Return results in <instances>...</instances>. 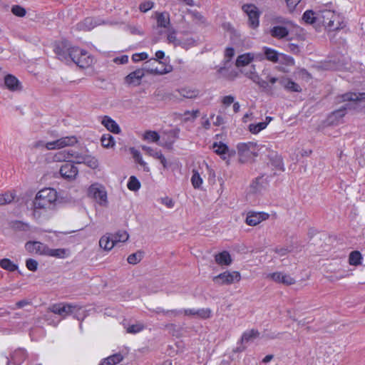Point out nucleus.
I'll list each match as a JSON object with an SVG mask.
<instances>
[{
	"mask_svg": "<svg viewBox=\"0 0 365 365\" xmlns=\"http://www.w3.org/2000/svg\"><path fill=\"white\" fill-rule=\"evenodd\" d=\"M241 275L237 271H226L212 278V281L217 285H229L240 282Z\"/></svg>",
	"mask_w": 365,
	"mask_h": 365,
	"instance_id": "nucleus-8",
	"label": "nucleus"
},
{
	"mask_svg": "<svg viewBox=\"0 0 365 365\" xmlns=\"http://www.w3.org/2000/svg\"><path fill=\"white\" fill-rule=\"evenodd\" d=\"M179 94L185 98H195L198 96L199 91L195 88L185 87L178 90Z\"/></svg>",
	"mask_w": 365,
	"mask_h": 365,
	"instance_id": "nucleus-36",
	"label": "nucleus"
},
{
	"mask_svg": "<svg viewBox=\"0 0 365 365\" xmlns=\"http://www.w3.org/2000/svg\"><path fill=\"white\" fill-rule=\"evenodd\" d=\"M264 51V58L272 63H277L279 61V58L281 56L276 50L269 47L264 46L262 48Z\"/></svg>",
	"mask_w": 365,
	"mask_h": 365,
	"instance_id": "nucleus-27",
	"label": "nucleus"
},
{
	"mask_svg": "<svg viewBox=\"0 0 365 365\" xmlns=\"http://www.w3.org/2000/svg\"><path fill=\"white\" fill-rule=\"evenodd\" d=\"M70 57L72 61L80 68L89 67L93 62V57L88 55L87 51L78 47L73 49V52L70 53Z\"/></svg>",
	"mask_w": 365,
	"mask_h": 365,
	"instance_id": "nucleus-6",
	"label": "nucleus"
},
{
	"mask_svg": "<svg viewBox=\"0 0 365 365\" xmlns=\"http://www.w3.org/2000/svg\"><path fill=\"white\" fill-rule=\"evenodd\" d=\"M318 10V25L322 24L329 31L340 29V16L332 9V4L329 3Z\"/></svg>",
	"mask_w": 365,
	"mask_h": 365,
	"instance_id": "nucleus-2",
	"label": "nucleus"
},
{
	"mask_svg": "<svg viewBox=\"0 0 365 365\" xmlns=\"http://www.w3.org/2000/svg\"><path fill=\"white\" fill-rule=\"evenodd\" d=\"M59 173L63 178L73 180L77 176L78 170L73 163H66L61 165Z\"/></svg>",
	"mask_w": 365,
	"mask_h": 365,
	"instance_id": "nucleus-17",
	"label": "nucleus"
},
{
	"mask_svg": "<svg viewBox=\"0 0 365 365\" xmlns=\"http://www.w3.org/2000/svg\"><path fill=\"white\" fill-rule=\"evenodd\" d=\"M12 13L17 16L22 17L24 16L26 14V10L18 5L14 6L11 9Z\"/></svg>",
	"mask_w": 365,
	"mask_h": 365,
	"instance_id": "nucleus-59",
	"label": "nucleus"
},
{
	"mask_svg": "<svg viewBox=\"0 0 365 365\" xmlns=\"http://www.w3.org/2000/svg\"><path fill=\"white\" fill-rule=\"evenodd\" d=\"M67 254V250L62 248L50 249L48 247L46 256L53 257L56 258H65Z\"/></svg>",
	"mask_w": 365,
	"mask_h": 365,
	"instance_id": "nucleus-41",
	"label": "nucleus"
},
{
	"mask_svg": "<svg viewBox=\"0 0 365 365\" xmlns=\"http://www.w3.org/2000/svg\"><path fill=\"white\" fill-rule=\"evenodd\" d=\"M156 59H149L144 63L143 67V73L151 74V75H164L170 73L173 71V66L170 65L163 66L161 68H158L157 66Z\"/></svg>",
	"mask_w": 365,
	"mask_h": 365,
	"instance_id": "nucleus-7",
	"label": "nucleus"
},
{
	"mask_svg": "<svg viewBox=\"0 0 365 365\" xmlns=\"http://www.w3.org/2000/svg\"><path fill=\"white\" fill-rule=\"evenodd\" d=\"M242 10L248 16L249 25L252 29L259 26V13L257 8L254 4H245L242 6Z\"/></svg>",
	"mask_w": 365,
	"mask_h": 365,
	"instance_id": "nucleus-12",
	"label": "nucleus"
},
{
	"mask_svg": "<svg viewBox=\"0 0 365 365\" xmlns=\"http://www.w3.org/2000/svg\"><path fill=\"white\" fill-rule=\"evenodd\" d=\"M269 217V214L264 212H249L246 217V223L250 226H256Z\"/></svg>",
	"mask_w": 365,
	"mask_h": 365,
	"instance_id": "nucleus-16",
	"label": "nucleus"
},
{
	"mask_svg": "<svg viewBox=\"0 0 365 365\" xmlns=\"http://www.w3.org/2000/svg\"><path fill=\"white\" fill-rule=\"evenodd\" d=\"M155 17L158 28H170V14L168 12H156Z\"/></svg>",
	"mask_w": 365,
	"mask_h": 365,
	"instance_id": "nucleus-22",
	"label": "nucleus"
},
{
	"mask_svg": "<svg viewBox=\"0 0 365 365\" xmlns=\"http://www.w3.org/2000/svg\"><path fill=\"white\" fill-rule=\"evenodd\" d=\"M364 101L365 93L349 92L338 96L336 98V103L342 105L329 115V123L332 124L339 123L346 115L347 110L357 109L364 106Z\"/></svg>",
	"mask_w": 365,
	"mask_h": 365,
	"instance_id": "nucleus-1",
	"label": "nucleus"
},
{
	"mask_svg": "<svg viewBox=\"0 0 365 365\" xmlns=\"http://www.w3.org/2000/svg\"><path fill=\"white\" fill-rule=\"evenodd\" d=\"M265 278L277 283H282L284 285H292L295 283V279L293 277L289 274L281 272L268 273L266 274Z\"/></svg>",
	"mask_w": 365,
	"mask_h": 365,
	"instance_id": "nucleus-14",
	"label": "nucleus"
},
{
	"mask_svg": "<svg viewBox=\"0 0 365 365\" xmlns=\"http://www.w3.org/2000/svg\"><path fill=\"white\" fill-rule=\"evenodd\" d=\"M130 152L132 154L135 161L137 162L143 168V170L145 172H149L150 168L148 167V164L143 160L140 153L135 148H130Z\"/></svg>",
	"mask_w": 365,
	"mask_h": 365,
	"instance_id": "nucleus-31",
	"label": "nucleus"
},
{
	"mask_svg": "<svg viewBox=\"0 0 365 365\" xmlns=\"http://www.w3.org/2000/svg\"><path fill=\"white\" fill-rule=\"evenodd\" d=\"M15 194L14 192H6L4 194H0V205L9 204L14 200Z\"/></svg>",
	"mask_w": 365,
	"mask_h": 365,
	"instance_id": "nucleus-47",
	"label": "nucleus"
},
{
	"mask_svg": "<svg viewBox=\"0 0 365 365\" xmlns=\"http://www.w3.org/2000/svg\"><path fill=\"white\" fill-rule=\"evenodd\" d=\"M212 148L216 154L220 155L222 158L226 159V155L229 150L226 144L222 142H215L212 145Z\"/></svg>",
	"mask_w": 365,
	"mask_h": 365,
	"instance_id": "nucleus-32",
	"label": "nucleus"
},
{
	"mask_svg": "<svg viewBox=\"0 0 365 365\" xmlns=\"http://www.w3.org/2000/svg\"><path fill=\"white\" fill-rule=\"evenodd\" d=\"M130 152L132 154L135 161L137 162L143 168V170L145 172H149L150 168L148 167V164L143 160L140 153L135 148H130Z\"/></svg>",
	"mask_w": 365,
	"mask_h": 365,
	"instance_id": "nucleus-30",
	"label": "nucleus"
},
{
	"mask_svg": "<svg viewBox=\"0 0 365 365\" xmlns=\"http://www.w3.org/2000/svg\"><path fill=\"white\" fill-rule=\"evenodd\" d=\"M259 334V331L255 329H251V330L246 331L242 335L241 343L244 344V343H247L250 341H252L253 339L258 337Z\"/></svg>",
	"mask_w": 365,
	"mask_h": 365,
	"instance_id": "nucleus-38",
	"label": "nucleus"
},
{
	"mask_svg": "<svg viewBox=\"0 0 365 365\" xmlns=\"http://www.w3.org/2000/svg\"><path fill=\"white\" fill-rule=\"evenodd\" d=\"M123 357L120 354H115L105 359L103 361H105L107 363V364L115 365L120 363L123 360Z\"/></svg>",
	"mask_w": 365,
	"mask_h": 365,
	"instance_id": "nucleus-53",
	"label": "nucleus"
},
{
	"mask_svg": "<svg viewBox=\"0 0 365 365\" xmlns=\"http://www.w3.org/2000/svg\"><path fill=\"white\" fill-rule=\"evenodd\" d=\"M102 146L106 148H112L115 145V140L113 137L109 134H103L101 138Z\"/></svg>",
	"mask_w": 365,
	"mask_h": 365,
	"instance_id": "nucleus-44",
	"label": "nucleus"
},
{
	"mask_svg": "<svg viewBox=\"0 0 365 365\" xmlns=\"http://www.w3.org/2000/svg\"><path fill=\"white\" fill-rule=\"evenodd\" d=\"M279 22L282 23V25L274 26L271 28L269 34L272 37L277 39L287 38L289 34L288 26L290 25V21L280 20Z\"/></svg>",
	"mask_w": 365,
	"mask_h": 365,
	"instance_id": "nucleus-13",
	"label": "nucleus"
},
{
	"mask_svg": "<svg viewBox=\"0 0 365 365\" xmlns=\"http://www.w3.org/2000/svg\"><path fill=\"white\" fill-rule=\"evenodd\" d=\"M100 247L106 251H110L113 249L115 244L111 237L110 234H106L102 236L99 240Z\"/></svg>",
	"mask_w": 365,
	"mask_h": 365,
	"instance_id": "nucleus-26",
	"label": "nucleus"
},
{
	"mask_svg": "<svg viewBox=\"0 0 365 365\" xmlns=\"http://www.w3.org/2000/svg\"><path fill=\"white\" fill-rule=\"evenodd\" d=\"M125 29L132 35L143 36L144 34L141 27L138 25H128Z\"/></svg>",
	"mask_w": 365,
	"mask_h": 365,
	"instance_id": "nucleus-55",
	"label": "nucleus"
},
{
	"mask_svg": "<svg viewBox=\"0 0 365 365\" xmlns=\"http://www.w3.org/2000/svg\"><path fill=\"white\" fill-rule=\"evenodd\" d=\"M362 256L359 251H353L349 254V263L351 265L357 266L361 264Z\"/></svg>",
	"mask_w": 365,
	"mask_h": 365,
	"instance_id": "nucleus-40",
	"label": "nucleus"
},
{
	"mask_svg": "<svg viewBox=\"0 0 365 365\" xmlns=\"http://www.w3.org/2000/svg\"><path fill=\"white\" fill-rule=\"evenodd\" d=\"M70 163L86 165L91 169L98 167V160L88 153V150H69Z\"/></svg>",
	"mask_w": 365,
	"mask_h": 365,
	"instance_id": "nucleus-4",
	"label": "nucleus"
},
{
	"mask_svg": "<svg viewBox=\"0 0 365 365\" xmlns=\"http://www.w3.org/2000/svg\"><path fill=\"white\" fill-rule=\"evenodd\" d=\"M196 312V315H197L198 317L203 319H206L210 317L211 311L210 309H197Z\"/></svg>",
	"mask_w": 365,
	"mask_h": 365,
	"instance_id": "nucleus-62",
	"label": "nucleus"
},
{
	"mask_svg": "<svg viewBox=\"0 0 365 365\" xmlns=\"http://www.w3.org/2000/svg\"><path fill=\"white\" fill-rule=\"evenodd\" d=\"M197 45L196 41L192 38H187L185 39H180L178 46H181L185 49H188L191 47Z\"/></svg>",
	"mask_w": 365,
	"mask_h": 365,
	"instance_id": "nucleus-52",
	"label": "nucleus"
},
{
	"mask_svg": "<svg viewBox=\"0 0 365 365\" xmlns=\"http://www.w3.org/2000/svg\"><path fill=\"white\" fill-rule=\"evenodd\" d=\"M99 24H100L98 23L94 19L88 17L85 19L83 21L78 23L77 24V28L79 30L90 31Z\"/></svg>",
	"mask_w": 365,
	"mask_h": 365,
	"instance_id": "nucleus-28",
	"label": "nucleus"
},
{
	"mask_svg": "<svg viewBox=\"0 0 365 365\" xmlns=\"http://www.w3.org/2000/svg\"><path fill=\"white\" fill-rule=\"evenodd\" d=\"M265 81H267L269 87H268V88H264V89L268 91H271L273 89L272 86L277 81L279 82V78H277L274 76H271L269 75H267Z\"/></svg>",
	"mask_w": 365,
	"mask_h": 365,
	"instance_id": "nucleus-60",
	"label": "nucleus"
},
{
	"mask_svg": "<svg viewBox=\"0 0 365 365\" xmlns=\"http://www.w3.org/2000/svg\"><path fill=\"white\" fill-rule=\"evenodd\" d=\"M246 77L252 80L254 83H257L262 88H268L269 85L267 81H263L260 78L259 76L256 71L255 65H252L248 68H245L240 70Z\"/></svg>",
	"mask_w": 365,
	"mask_h": 365,
	"instance_id": "nucleus-11",
	"label": "nucleus"
},
{
	"mask_svg": "<svg viewBox=\"0 0 365 365\" xmlns=\"http://www.w3.org/2000/svg\"><path fill=\"white\" fill-rule=\"evenodd\" d=\"M26 250L31 253L46 255L48 247L40 242H28L25 245Z\"/></svg>",
	"mask_w": 365,
	"mask_h": 365,
	"instance_id": "nucleus-18",
	"label": "nucleus"
},
{
	"mask_svg": "<svg viewBox=\"0 0 365 365\" xmlns=\"http://www.w3.org/2000/svg\"><path fill=\"white\" fill-rule=\"evenodd\" d=\"M279 83L287 91H292V92H299L301 91L300 86L296 83L295 82L292 81L291 79L286 78V77H282L279 78Z\"/></svg>",
	"mask_w": 365,
	"mask_h": 365,
	"instance_id": "nucleus-23",
	"label": "nucleus"
},
{
	"mask_svg": "<svg viewBox=\"0 0 365 365\" xmlns=\"http://www.w3.org/2000/svg\"><path fill=\"white\" fill-rule=\"evenodd\" d=\"M142 149L150 156L158 159L162 154L161 151L157 149H153L151 147L143 145Z\"/></svg>",
	"mask_w": 365,
	"mask_h": 365,
	"instance_id": "nucleus-56",
	"label": "nucleus"
},
{
	"mask_svg": "<svg viewBox=\"0 0 365 365\" xmlns=\"http://www.w3.org/2000/svg\"><path fill=\"white\" fill-rule=\"evenodd\" d=\"M26 357V353L24 349H16L11 354V359H9L6 356H5L7 359L6 365H12V364L21 365V362L24 361Z\"/></svg>",
	"mask_w": 365,
	"mask_h": 365,
	"instance_id": "nucleus-21",
	"label": "nucleus"
},
{
	"mask_svg": "<svg viewBox=\"0 0 365 365\" xmlns=\"http://www.w3.org/2000/svg\"><path fill=\"white\" fill-rule=\"evenodd\" d=\"M263 148H264V146L259 145L253 142L238 143L237 149L240 158V161L244 163L250 159L254 158L259 155V152Z\"/></svg>",
	"mask_w": 365,
	"mask_h": 365,
	"instance_id": "nucleus-5",
	"label": "nucleus"
},
{
	"mask_svg": "<svg viewBox=\"0 0 365 365\" xmlns=\"http://www.w3.org/2000/svg\"><path fill=\"white\" fill-rule=\"evenodd\" d=\"M101 123L110 132L113 133H119L120 128L116 122L108 116H104Z\"/></svg>",
	"mask_w": 365,
	"mask_h": 365,
	"instance_id": "nucleus-24",
	"label": "nucleus"
},
{
	"mask_svg": "<svg viewBox=\"0 0 365 365\" xmlns=\"http://www.w3.org/2000/svg\"><path fill=\"white\" fill-rule=\"evenodd\" d=\"M148 54L147 53H145V52L134 53L132 56V60L134 62H138V61H143V60H145V59H148Z\"/></svg>",
	"mask_w": 365,
	"mask_h": 365,
	"instance_id": "nucleus-61",
	"label": "nucleus"
},
{
	"mask_svg": "<svg viewBox=\"0 0 365 365\" xmlns=\"http://www.w3.org/2000/svg\"><path fill=\"white\" fill-rule=\"evenodd\" d=\"M155 312H156L158 314H164L165 316L176 317V316L180 315V314L182 312V311L181 310H178V309L165 310V309H163L161 308H157L155 310Z\"/></svg>",
	"mask_w": 365,
	"mask_h": 365,
	"instance_id": "nucleus-58",
	"label": "nucleus"
},
{
	"mask_svg": "<svg viewBox=\"0 0 365 365\" xmlns=\"http://www.w3.org/2000/svg\"><path fill=\"white\" fill-rule=\"evenodd\" d=\"M54 162L70 163L69 150H61L56 153L53 156Z\"/></svg>",
	"mask_w": 365,
	"mask_h": 365,
	"instance_id": "nucleus-37",
	"label": "nucleus"
},
{
	"mask_svg": "<svg viewBox=\"0 0 365 365\" xmlns=\"http://www.w3.org/2000/svg\"><path fill=\"white\" fill-rule=\"evenodd\" d=\"M180 39L176 36V31L174 29L170 28L168 29L167 41L168 43L173 44L174 46H178Z\"/></svg>",
	"mask_w": 365,
	"mask_h": 365,
	"instance_id": "nucleus-42",
	"label": "nucleus"
},
{
	"mask_svg": "<svg viewBox=\"0 0 365 365\" xmlns=\"http://www.w3.org/2000/svg\"><path fill=\"white\" fill-rule=\"evenodd\" d=\"M77 143V138L74 135L66 136L57 140L46 143V150L62 149L65 147L73 146Z\"/></svg>",
	"mask_w": 365,
	"mask_h": 365,
	"instance_id": "nucleus-9",
	"label": "nucleus"
},
{
	"mask_svg": "<svg viewBox=\"0 0 365 365\" xmlns=\"http://www.w3.org/2000/svg\"><path fill=\"white\" fill-rule=\"evenodd\" d=\"M153 1H145L140 4L139 9L142 12H146L153 8Z\"/></svg>",
	"mask_w": 365,
	"mask_h": 365,
	"instance_id": "nucleus-64",
	"label": "nucleus"
},
{
	"mask_svg": "<svg viewBox=\"0 0 365 365\" xmlns=\"http://www.w3.org/2000/svg\"><path fill=\"white\" fill-rule=\"evenodd\" d=\"M127 186L130 190L137 191L140 187V183L135 177L131 176L129 178Z\"/></svg>",
	"mask_w": 365,
	"mask_h": 365,
	"instance_id": "nucleus-54",
	"label": "nucleus"
},
{
	"mask_svg": "<svg viewBox=\"0 0 365 365\" xmlns=\"http://www.w3.org/2000/svg\"><path fill=\"white\" fill-rule=\"evenodd\" d=\"M302 19L309 24H318V11L316 12L312 10L306 11L302 16Z\"/></svg>",
	"mask_w": 365,
	"mask_h": 365,
	"instance_id": "nucleus-34",
	"label": "nucleus"
},
{
	"mask_svg": "<svg viewBox=\"0 0 365 365\" xmlns=\"http://www.w3.org/2000/svg\"><path fill=\"white\" fill-rule=\"evenodd\" d=\"M90 192L101 205L106 206L107 205V192L103 187L92 185L90 187Z\"/></svg>",
	"mask_w": 365,
	"mask_h": 365,
	"instance_id": "nucleus-19",
	"label": "nucleus"
},
{
	"mask_svg": "<svg viewBox=\"0 0 365 365\" xmlns=\"http://www.w3.org/2000/svg\"><path fill=\"white\" fill-rule=\"evenodd\" d=\"M58 199L57 192L51 187L41 190L36 194L34 201L35 210H51L56 206Z\"/></svg>",
	"mask_w": 365,
	"mask_h": 365,
	"instance_id": "nucleus-3",
	"label": "nucleus"
},
{
	"mask_svg": "<svg viewBox=\"0 0 365 365\" xmlns=\"http://www.w3.org/2000/svg\"><path fill=\"white\" fill-rule=\"evenodd\" d=\"M266 185H267L266 179L264 178V176H261V177L256 178L255 181H254L252 182L251 186L254 191L259 192Z\"/></svg>",
	"mask_w": 365,
	"mask_h": 365,
	"instance_id": "nucleus-45",
	"label": "nucleus"
},
{
	"mask_svg": "<svg viewBox=\"0 0 365 365\" xmlns=\"http://www.w3.org/2000/svg\"><path fill=\"white\" fill-rule=\"evenodd\" d=\"M191 182L195 189H200L203 182L202 178L200 177L199 173L195 170H192Z\"/></svg>",
	"mask_w": 365,
	"mask_h": 365,
	"instance_id": "nucleus-49",
	"label": "nucleus"
},
{
	"mask_svg": "<svg viewBox=\"0 0 365 365\" xmlns=\"http://www.w3.org/2000/svg\"><path fill=\"white\" fill-rule=\"evenodd\" d=\"M0 266L4 269L9 272H14L18 269V266L7 258H4L0 261Z\"/></svg>",
	"mask_w": 365,
	"mask_h": 365,
	"instance_id": "nucleus-46",
	"label": "nucleus"
},
{
	"mask_svg": "<svg viewBox=\"0 0 365 365\" xmlns=\"http://www.w3.org/2000/svg\"><path fill=\"white\" fill-rule=\"evenodd\" d=\"M74 305L75 309L71 312V314L73 315V317L79 321H83L84 318L87 316V312L82 307L78 304H73Z\"/></svg>",
	"mask_w": 365,
	"mask_h": 365,
	"instance_id": "nucleus-39",
	"label": "nucleus"
},
{
	"mask_svg": "<svg viewBox=\"0 0 365 365\" xmlns=\"http://www.w3.org/2000/svg\"><path fill=\"white\" fill-rule=\"evenodd\" d=\"M215 262L220 265H230L232 262L230 255L223 251L215 256Z\"/></svg>",
	"mask_w": 365,
	"mask_h": 365,
	"instance_id": "nucleus-33",
	"label": "nucleus"
},
{
	"mask_svg": "<svg viewBox=\"0 0 365 365\" xmlns=\"http://www.w3.org/2000/svg\"><path fill=\"white\" fill-rule=\"evenodd\" d=\"M143 257V252L138 251L133 253L128 257L127 261L130 264H136L141 261Z\"/></svg>",
	"mask_w": 365,
	"mask_h": 365,
	"instance_id": "nucleus-51",
	"label": "nucleus"
},
{
	"mask_svg": "<svg viewBox=\"0 0 365 365\" xmlns=\"http://www.w3.org/2000/svg\"><path fill=\"white\" fill-rule=\"evenodd\" d=\"M76 48L71 47L68 41H62L55 45L54 51L61 61H68L71 59L70 53L73 52V48Z\"/></svg>",
	"mask_w": 365,
	"mask_h": 365,
	"instance_id": "nucleus-10",
	"label": "nucleus"
},
{
	"mask_svg": "<svg viewBox=\"0 0 365 365\" xmlns=\"http://www.w3.org/2000/svg\"><path fill=\"white\" fill-rule=\"evenodd\" d=\"M200 114L199 110H186L182 114V116L183 118L184 121H192L195 118H197V116Z\"/></svg>",
	"mask_w": 365,
	"mask_h": 365,
	"instance_id": "nucleus-50",
	"label": "nucleus"
},
{
	"mask_svg": "<svg viewBox=\"0 0 365 365\" xmlns=\"http://www.w3.org/2000/svg\"><path fill=\"white\" fill-rule=\"evenodd\" d=\"M272 120V117L267 116L266 120L264 122L250 124L249 125V130L253 134H257L261 130H264Z\"/></svg>",
	"mask_w": 365,
	"mask_h": 365,
	"instance_id": "nucleus-29",
	"label": "nucleus"
},
{
	"mask_svg": "<svg viewBox=\"0 0 365 365\" xmlns=\"http://www.w3.org/2000/svg\"><path fill=\"white\" fill-rule=\"evenodd\" d=\"M145 75L143 70L141 68L136 69L125 76V83L128 85L138 86Z\"/></svg>",
	"mask_w": 365,
	"mask_h": 365,
	"instance_id": "nucleus-20",
	"label": "nucleus"
},
{
	"mask_svg": "<svg viewBox=\"0 0 365 365\" xmlns=\"http://www.w3.org/2000/svg\"><path fill=\"white\" fill-rule=\"evenodd\" d=\"M111 237H113V241L115 244V246L118 242H125L128 240L129 235L125 231H120L114 235L110 234Z\"/></svg>",
	"mask_w": 365,
	"mask_h": 365,
	"instance_id": "nucleus-43",
	"label": "nucleus"
},
{
	"mask_svg": "<svg viewBox=\"0 0 365 365\" xmlns=\"http://www.w3.org/2000/svg\"><path fill=\"white\" fill-rule=\"evenodd\" d=\"M26 265L28 269L31 271H36L38 267V262L35 259H29L26 262Z\"/></svg>",
	"mask_w": 365,
	"mask_h": 365,
	"instance_id": "nucleus-63",
	"label": "nucleus"
},
{
	"mask_svg": "<svg viewBox=\"0 0 365 365\" xmlns=\"http://www.w3.org/2000/svg\"><path fill=\"white\" fill-rule=\"evenodd\" d=\"M145 326L142 322H137L136 324L128 325L126 327V331L129 334H137L143 331Z\"/></svg>",
	"mask_w": 365,
	"mask_h": 365,
	"instance_id": "nucleus-48",
	"label": "nucleus"
},
{
	"mask_svg": "<svg viewBox=\"0 0 365 365\" xmlns=\"http://www.w3.org/2000/svg\"><path fill=\"white\" fill-rule=\"evenodd\" d=\"M144 139L151 142H158L160 139V135L155 131L148 130L144 134Z\"/></svg>",
	"mask_w": 365,
	"mask_h": 365,
	"instance_id": "nucleus-57",
	"label": "nucleus"
},
{
	"mask_svg": "<svg viewBox=\"0 0 365 365\" xmlns=\"http://www.w3.org/2000/svg\"><path fill=\"white\" fill-rule=\"evenodd\" d=\"M255 59L254 53H246L240 55L236 60L235 65L237 68L248 66Z\"/></svg>",
	"mask_w": 365,
	"mask_h": 365,
	"instance_id": "nucleus-25",
	"label": "nucleus"
},
{
	"mask_svg": "<svg viewBox=\"0 0 365 365\" xmlns=\"http://www.w3.org/2000/svg\"><path fill=\"white\" fill-rule=\"evenodd\" d=\"M74 309L75 307L73 304L68 303L55 304L50 307L51 312L61 316L62 318L70 315Z\"/></svg>",
	"mask_w": 365,
	"mask_h": 365,
	"instance_id": "nucleus-15",
	"label": "nucleus"
},
{
	"mask_svg": "<svg viewBox=\"0 0 365 365\" xmlns=\"http://www.w3.org/2000/svg\"><path fill=\"white\" fill-rule=\"evenodd\" d=\"M4 83L6 86L11 91L18 90L19 88V80L13 75L9 74L4 78Z\"/></svg>",
	"mask_w": 365,
	"mask_h": 365,
	"instance_id": "nucleus-35",
	"label": "nucleus"
}]
</instances>
